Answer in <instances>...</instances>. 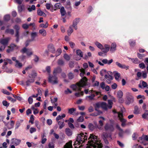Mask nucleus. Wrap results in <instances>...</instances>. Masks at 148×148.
Masks as SVG:
<instances>
[{
	"label": "nucleus",
	"instance_id": "1",
	"mask_svg": "<svg viewBox=\"0 0 148 148\" xmlns=\"http://www.w3.org/2000/svg\"><path fill=\"white\" fill-rule=\"evenodd\" d=\"M88 143L86 148H101L102 145L100 141L98 140L97 136L93 134H90L88 139Z\"/></svg>",
	"mask_w": 148,
	"mask_h": 148
},
{
	"label": "nucleus",
	"instance_id": "2",
	"mask_svg": "<svg viewBox=\"0 0 148 148\" xmlns=\"http://www.w3.org/2000/svg\"><path fill=\"white\" fill-rule=\"evenodd\" d=\"M87 81V78L86 77H84L76 84L71 85V88L73 90L76 91L80 90L82 87H83L86 85Z\"/></svg>",
	"mask_w": 148,
	"mask_h": 148
},
{
	"label": "nucleus",
	"instance_id": "3",
	"mask_svg": "<svg viewBox=\"0 0 148 148\" xmlns=\"http://www.w3.org/2000/svg\"><path fill=\"white\" fill-rule=\"evenodd\" d=\"M86 134V133L84 134L83 133H81L78 134L77 137L76 141L75 142L74 145H75L78 143L82 144L85 140H87V137Z\"/></svg>",
	"mask_w": 148,
	"mask_h": 148
},
{
	"label": "nucleus",
	"instance_id": "4",
	"mask_svg": "<svg viewBox=\"0 0 148 148\" xmlns=\"http://www.w3.org/2000/svg\"><path fill=\"white\" fill-rule=\"evenodd\" d=\"M108 101V105H107L105 102H102L101 104L102 108L105 110H107L108 108L111 109L112 107L113 103L112 100H109Z\"/></svg>",
	"mask_w": 148,
	"mask_h": 148
},
{
	"label": "nucleus",
	"instance_id": "5",
	"mask_svg": "<svg viewBox=\"0 0 148 148\" xmlns=\"http://www.w3.org/2000/svg\"><path fill=\"white\" fill-rule=\"evenodd\" d=\"M48 79L49 82L52 84H56L58 83V78L56 76H51L49 75Z\"/></svg>",
	"mask_w": 148,
	"mask_h": 148
},
{
	"label": "nucleus",
	"instance_id": "6",
	"mask_svg": "<svg viewBox=\"0 0 148 148\" xmlns=\"http://www.w3.org/2000/svg\"><path fill=\"white\" fill-rule=\"evenodd\" d=\"M20 51L22 53H26L28 56H30L33 54V52L31 49H27L26 47L23 48Z\"/></svg>",
	"mask_w": 148,
	"mask_h": 148
},
{
	"label": "nucleus",
	"instance_id": "7",
	"mask_svg": "<svg viewBox=\"0 0 148 148\" xmlns=\"http://www.w3.org/2000/svg\"><path fill=\"white\" fill-rule=\"evenodd\" d=\"M8 49L6 51L7 53H9L14 50L18 49L19 47L14 44H11L10 46H8Z\"/></svg>",
	"mask_w": 148,
	"mask_h": 148
},
{
	"label": "nucleus",
	"instance_id": "8",
	"mask_svg": "<svg viewBox=\"0 0 148 148\" xmlns=\"http://www.w3.org/2000/svg\"><path fill=\"white\" fill-rule=\"evenodd\" d=\"M99 118L100 120L99 121V126L97 127V128L100 130H102L103 125V122L105 120V119L102 116H99Z\"/></svg>",
	"mask_w": 148,
	"mask_h": 148
},
{
	"label": "nucleus",
	"instance_id": "9",
	"mask_svg": "<svg viewBox=\"0 0 148 148\" xmlns=\"http://www.w3.org/2000/svg\"><path fill=\"white\" fill-rule=\"evenodd\" d=\"M14 28L16 30L15 36L16 38V41L17 42H18L19 41V30L20 29V27L17 25H15Z\"/></svg>",
	"mask_w": 148,
	"mask_h": 148
},
{
	"label": "nucleus",
	"instance_id": "10",
	"mask_svg": "<svg viewBox=\"0 0 148 148\" xmlns=\"http://www.w3.org/2000/svg\"><path fill=\"white\" fill-rule=\"evenodd\" d=\"M118 116L120 121L122 122L121 126L124 127L125 125V123L126 122V120L122 118L123 114L119 112L118 113Z\"/></svg>",
	"mask_w": 148,
	"mask_h": 148
},
{
	"label": "nucleus",
	"instance_id": "11",
	"mask_svg": "<svg viewBox=\"0 0 148 148\" xmlns=\"http://www.w3.org/2000/svg\"><path fill=\"white\" fill-rule=\"evenodd\" d=\"M104 128L106 131L112 132L114 130V128L113 126L108 123H107L105 125Z\"/></svg>",
	"mask_w": 148,
	"mask_h": 148
},
{
	"label": "nucleus",
	"instance_id": "12",
	"mask_svg": "<svg viewBox=\"0 0 148 148\" xmlns=\"http://www.w3.org/2000/svg\"><path fill=\"white\" fill-rule=\"evenodd\" d=\"M137 140L141 143H143L145 140L148 141V136L143 135L141 137H139Z\"/></svg>",
	"mask_w": 148,
	"mask_h": 148
},
{
	"label": "nucleus",
	"instance_id": "13",
	"mask_svg": "<svg viewBox=\"0 0 148 148\" xmlns=\"http://www.w3.org/2000/svg\"><path fill=\"white\" fill-rule=\"evenodd\" d=\"M10 40V38H6L5 39H1L0 40V43L2 45H4L6 46L7 45Z\"/></svg>",
	"mask_w": 148,
	"mask_h": 148
},
{
	"label": "nucleus",
	"instance_id": "14",
	"mask_svg": "<svg viewBox=\"0 0 148 148\" xmlns=\"http://www.w3.org/2000/svg\"><path fill=\"white\" fill-rule=\"evenodd\" d=\"M47 48L48 51L52 53H54L56 51L54 47V45L52 44L49 45L48 46Z\"/></svg>",
	"mask_w": 148,
	"mask_h": 148
},
{
	"label": "nucleus",
	"instance_id": "15",
	"mask_svg": "<svg viewBox=\"0 0 148 148\" xmlns=\"http://www.w3.org/2000/svg\"><path fill=\"white\" fill-rule=\"evenodd\" d=\"M116 64L121 69H125L126 70H127L129 69V66H126L124 64H121L118 62H116Z\"/></svg>",
	"mask_w": 148,
	"mask_h": 148
},
{
	"label": "nucleus",
	"instance_id": "16",
	"mask_svg": "<svg viewBox=\"0 0 148 148\" xmlns=\"http://www.w3.org/2000/svg\"><path fill=\"white\" fill-rule=\"evenodd\" d=\"M21 142V140L19 139L14 138L12 140V144L16 146L18 145Z\"/></svg>",
	"mask_w": 148,
	"mask_h": 148
},
{
	"label": "nucleus",
	"instance_id": "17",
	"mask_svg": "<svg viewBox=\"0 0 148 148\" xmlns=\"http://www.w3.org/2000/svg\"><path fill=\"white\" fill-rule=\"evenodd\" d=\"M116 128L119 130V135L120 137H122L123 135L124 132L123 130L121 129L120 126L118 125H116Z\"/></svg>",
	"mask_w": 148,
	"mask_h": 148
},
{
	"label": "nucleus",
	"instance_id": "18",
	"mask_svg": "<svg viewBox=\"0 0 148 148\" xmlns=\"http://www.w3.org/2000/svg\"><path fill=\"white\" fill-rule=\"evenodd\" d=\"M76 53L77 55L79 57V58H77L76 60H80L81 58L83 57V54L82 51L80 50L77 49L76 51Z\"/></svg>",
	"mask_w": 148,
	"mask_h": 148
},
{
	"label": "nucleus",
	"instance_id": "19",
	"mask_svg": "<svg viewBox=\"0 0 148 148\" xmlns=\"http://www.w3.org/2000/svg\"><path fill=\"white\" fill-rule=\"evenodd\" d=\"M141 109L139 108L137 106H135L134 107V113L136 114H139L141 113Z\"/></svg>",
	"mask_w": 148,
	"mask_h": 148
},
{
	"label": "nucleus",
	"instance_id": "20",
	"mask_svg": "<svg viewBox=\"0 0 148 148\" xmlns=\"http://www.w3.org/2000/svg\"><path fill=\"white\" fill-rule=\"evenodd\" d=\"M105 78L106 80V81L108 84L110 83V81L112 79V77L110 75H105Z\"/></svg>",
	"mask_w": 148,
	"mask_h": 148
},
{
	"label": "nucleus",
	"instance_id": "21",
	"mask_svg": "<svg viewBox=\"0 0 148 148\" xmlns=\"http://www.w3.org/2000/svg\"><path fill=\"white\" fill-rule=\"evenodd\" d=\"M116 44L115 43H112L111 45L110 51L111 53L114 52L116 50Z\"/></svg>",
	"mask_w": 148,
	"mask_h": 148
},
{
	"label": "nucleus",
	"instance_id": "22",
	"mask_svg": "<svg viewBox=\"0 0 148 148\" xmlns=\"http://www.w3.org/2000/svg\"><path fill=\"white\" fill-rule=\"evenodd\" d=\"M34 81V80L33 79H28L25 82V85L27 86H29L31 83H33Z\"/></svg>",
	"mask_w": 148,
	"mask_h": 148
},
{
	"label": "nucleus",
	"instance_id": "23",
	"mask_svg": "<svg viewBox=\"0 0 148 148\" xmlns=\"http://www.w3.org/2000/svg\"><path fill=\"white\" fill-rule=\"evenodd\" d=\"M22 64L19 61H16V62L15 63V66L18 68H21L23 66Z\"/></svg>",
	"mask_w": 148,
	"mask_h": 148
},
{
	"label": "nucleus",
	"instance_id": "24",
	"mask_svg": "<svg viewBox=\"0 0 148 148\" xmlns=\"http://www.w3.org/2000/svg\"><path fill=\"white\" fill-rule=\"evenodd\" d=\"M95 96V95L94 94H92L90 96H86L85 99L88 101H91L94 99Z\"/></svg>",
	"mask_w": 148,
	"mask_h": 148
},
{
	"label": "nucleus",
	"instance_id": "25",
	"mask_svg": "<svg viewBox=\"0 0 148 148\" xmlns=\"http://www.w3.org/2000/svg\"><path fill=\"white\" fill-rule=\"evenodd\" d=\"M142 118L146 120H148V110H145L144 113L142 115Z\"/></svg>",
	"mask_w": 148,
	"mask_h": 148
},
{
	"label": "nucleus",
	"instance_id": "26",
	"mask_svg": "<svg viewBox=\"0 0 148 148\" xmlns=\"http://www.w3.org/2000/svg\"><path fill=\"white\" fill-rule=\"evenodd\" d=\"M127 95H128L127 96V99L130 101V102L133 101H134V98L131 95L130 93L128 92L127 93Z\"/></svg>",
	"mask_w": 148,
	"mask_h": 148
},
{
	"label": "nucleus",
	"instance_id": "27",
	"mask_svg": "<svg viewBox=\"0 0 148 148\" xmlns=\"http://www.w3.org/2000/svg\"><path fill=\"white\" fill-rule=\"evenodd\" d=\"M31 39L32 41L35 40V38L37 36V33L35 32H32L31 34Z\"/></svg>",
	"mask_w": 148,
	"mask_h": 148
},
{
	"label": "nucleus",
	"instance_id": "28",
	"mask_svg": "<svg viewBox=\"0 0 148 148\" xmlns=\"http://www.w3.org/2000/svg\"><path fill=\"white\" fill-rule=\"evenodd\" d=\"M105 48L103 47V49H102V51L104 53L107 52L110 49V46L107 44H105L104 45Z\"/></svg>",
	"mask_w": 148,
	"mask_h": 148
},
{
	"label": "nucleus",
	"instance_id": "29",
	"mask_svg": "<svg viewBox=\"0 0 148 148\" xmlns=\"http://www.w3.org/2000/svg\"><path fill=\"white\" fill-rule=\"evenodd\" d=\"M39 33L43 36H45L47 35L46 30L43 29L40 30H39Z\"/></svg>",
	"mask_w": 148,
	"mask_h": 148
},
{
	"label": "nucleus",
	"instance_id": "30",
	"mask_svg": "<svg viewBox=\"0 0 148 148\" xmlns=\"http://www.w3.org/2000/svg\"><path fill=\"white\" fill-rule=\"evenodd\" d=\"M84 91L86 94H94V92H95V91L93 90H89V89H85L84 90Z\"/></svg>",
	"mask_w": 148,
	"mask_h": 148
},
{
	"label": "nucleus",
	"instance_id": "31",
	"mask_svg": "<svg viewBox=\"0 0 148 148\" xmlns=\"http://www.w3.org/2000/svg\"><path fill=\"white\" fill-rule=\"evenodd\" d=\"M27 9L29 12H31L32 11L34 10H36V7L34 5H32L31 6L29 5L27 8Z\"/></svg>",
	"mask_w": 148,
	"mask_h": 148
},
{
	"label": "nucleus",
	"instance_id": "32",
	"mask_svg": "<svg viewBox=\"0 0 148 148\" xmlns=\"http://www.w3.org/2000/svg\"><path fill=\"white\" fill-rule=\"evenodd\" d=\"M97 112H94L92 114H90V116H97L98 115H99L101 114L102 112L100 111V110H97Z\"/></svg>",
	"mask_w": 148,
	"mask_h": 148
},
{
	"label": "nucleus",
	"instance_id": "33",
	"mask_svg": "<svg viewBox=\"0 0 148 148\" xmlns=\"http://www.w3.org/2000/svg\"><path fill=\"white\" fill-rule=\"evenodd\" d=\"M65 132L66 134L68 136H71L72 134V131L69 128H67L65 129Z\"/></svg>",
	"mask_w": 148,
	"mask_h": 148
},
{
	"label": "nucleus",
	"instance_id": "34",
	"mask_svg": "<svg viewBox=\"0 0 148 148\" xmlns=\"http://www.w3.org/2000/svg\"><path fill=\"white\" fill-rule=\"evenodd\" d=\"M58 123L59 125V128L60 129H62L64 126V124L63 121H58Z\"/></svg>",
	"mask_w": 148,
	"mask_h": 148
},
{
	"label": "nucleus",
	"instance_id": "35",
	"mask_svg": "<svg viewBox=\"0 0 148 148\" xmlns=\"http://www.w3.org/2000/svg\"><path fill=\"white\" fill-rule=\"evenodd\" d=\"M95 44L101 50H102L103 49V46L101 43L97 42H95Z\"/></svg>",
	"mask_w": 148,
	"mask_h": 148
},
{
	"label": "nucleus",
	"instance_id": "36",
	"mask_svg": "<svg viewBox=\"0 0 148 148\" xmlns=\"http://www.w3.org/2000/svg\"><path fill=\"white\" fill-rule=\"evenodd\" d=\"M60 12L62 16H63L65 15L66 12L64 7H62L61 8Z\"/></svg>",
	"mask_w": 148,
	"mask_h": 148
},
{
	"label": "nucleus",
	"instance_id": "37",
	"mask_svg": "<svg viewBox=\"0 0 148 148\" xmlns=\"http://www.w3.org/2000/svg\"><path fill=\"white\" fill-rule=\"evenodd\" d=\"M109 136L111 138L110 135L109 136V134L106 132H103L102 135V138H107Z\"/></svg>",
	"mask_w": 148,
	"mask_h": 148
},
{
	"label": "nucleus",
	"instance_id": "38",
	"mask_svg": "<svg viewBox=\"0 0 148 148\" xmlns=\"http://www.w3.org/2000/svg\"><path fill=\"white\" fill-rule=\"evenodd\" d=\"M76 110V109L74 108H69L68 109V113L70 114H72Z\"/></svg>",
	"mask_w": 148,
	"mask_h": 148
},
{
	"label": "nucleus",
	"instance_id": "39",
	"mask_svg": "<svg viewBox=\"0 0 148 148\" xmlns=\"http://www.w3.org/2000/svg\"><path fill=\"white\" fill-rule=\"evenodd\" d=\"M61 6L62 5L60 3H56L54 5L55 9L54 10H56L58 9H59Z\"/></svg>",
	"mask_w": 148,
	"mask_h": 148
},
{
	"label": "nucleus",
	"instance_id": "40",
	"mask_svg": "<svg viewBox=\"0 0 148 148\" xmlns=\"http://www.w3.org/2000/svg\"><path fill=\"white\" fill-rule=\"evenodd\" d=\"M66 116L65 114H63L61 116L60 115L58 116L56 118V120L57 121L62 119V118H64Z\"/></svg>",
	"mask_w": 148,
	"mask_h": 148
},
{
	"label": "nucleus",
	"instance_id": "41",
	"mask_svg": "<svg viewBox=\"0 0 148 148\" xmlns=\"http://www.w3.org/2000/svg\"><path fill=\"white\" fill-rule=\"evenodd\" d=\"M61 71V69L60 68H58L54 69L53 72V73L54 75L56 74L57 73L60 72Z\"/></svg>",
	"mask_w": 148,
	"mask_h": 148
},
{
	"label": "nucleus",
	"instance_id": "42",
	"mask_svg": "<svg viewBox=\"0 0 148 148\" xmlns=\"http://www.w3.org/2000/svg\"><path fill=\"white\" fill-rule=\"evenodd\" d=\"M73 30L71 26L69 27V28L67 31V33L69 36H70L71 33L73 32Z\"/></svg>",
	"mask_w": 148,
	"mask_h": 148
},
{
	"label": "nucleus",
	"instance_id": "43",
	"mask_svg": "<svg viewBox=\"0 0 148 148\" xmlns=\"http://www.w3.org/2000/svg\"><path fill=\"white\" fill-rule=\"evenodd\" d=\"M48 25V22L47 21L45 24L42 23L40 25V27L41 28H46L47 27Z\"/></svg>",
	"mask_w": 148,
	"mask_h": 148
},
{
	"label": "nucleus",
	"instance_id": "44",
	"mask_svg": "<svg viewBox=\"0 0 148 148\" xmlns=\"http://www.w3.org/2000/svg\"><path fill=\"white\" fill-rule=\"evenodd\" d=\"M62 52V50L60 48H58L56 52L55 56H58L60 55L61 53Z\"/></svg>",
	"mask_w": 148,
	"mask_h": 148
},
{
	"label": "nucleus",
	"instance_id": "45",
	"mask_svg": "<svg viewBox=\"0 0 148 148\" xmlns=\"http://www.w3.org/2000/svg\"><path fill=\"white\" fill-rule=\"evenodd\" d=\"M31 109L33 110V113L34 114H38L39 112V111L37 108H35L34 106H32Z\"/></svg>",
	"mask_w": 148,
	"mask_h": 148
},
{
	"label": "nucleus",
	"instance_id": "46",
	"mask_svg": "<svg viewBox=\"0 0 148 148\" xmlns=\"http://www.w3.org/2000/svg\"><path fill=\"white\" fill-rule=\"evenodd\" d=\"M117 94L118 97L119 98H121L122 97L123 93L121 90H119L117 93Z\"/></svg>",
	"mask_w": 148,
	"mask_h": 148
},
{
	"label": "nucleus",
	"instance_id": "47",
	"mask_svg": "<svg viewBox=\"0 0 148 148\" xmlns=\"http://www.w3.org/2000/svg\"><path fill=\"white\" fill-rule=\"evenodd\" d=\"M14 121L12 120L11 121L8 127L9 129L12 128L14 126Z\"/></svg>",
	"mask_w": 148,
	"mask_h": 148
},
{
	"label": "nucleus",
	"instance_id": "48",
	"mask_svg": "<svg viewBox=\"0 0 148 148\" xmlns=\"http://www.w3.org/2000/svg\"><path fill=\"white\" fill-rule=\"evenodd\" d=\"M138 134L136 133H134L132 135V138L134 140H136L138 137Z\"/></svg>",
	"mask_w": 148,
	"mask_h": 148
},
{
	"label": "nucleus",
	"instance_id": "49",
	"mask_svg": "<svg viewBox=\"0 0 148 148\" xmlns=\"http://www.w3.org/2000/svg\"><path fill=\"white\" fill-rule=\"evenodd\" d=\"M88 128L91 130H93L95 128V127L92 124L90 123L88 125Z\"/></svg>",
	"mask_w": 148,
	"mask_h": 148
},
{
	"label": "nucleus",
	"instance_id": "50",
	"mask_svg": "<svg viewBox=\"0 0 148 148\" xmlns=\"http://www.w3.org/2000/svg\"><path fill=\"white\" fill-rule=\"evenodd\" d=\"M5 32L7 33L10 34L12 35L13 34H14V31L13 29H7L5 31Z\"/></svg>",
	"mask_w": 148,
	"mask_h": 148
},
{
	"label": "nucleus",
	"instance_id": "51",
	"mask_svg": "<svg viewBox=\"0 0 148 148\" xmlns=\"http://www.w3.org/2000/svg\"><path fill=\"white\" fill-rule=\"evenodd\" d=\"M79 71L81 72L80 74V75L81 77H83L84 75L85 74V71L84 69L82 68L81 69H79Z\"/></svg>",
	"mask_w": 148,
	"mask_h": 148
},
{
	"label": "nucleus",
	"instance_id": "52",
	"mask_svg": "<svg viewBox=\"0 0 148 148\" xmlns=\"http://www.w3.org/2000/svg\"><path fill=\"white\" fill-rule=\"evenodd\" d=\"M64 58L67 61H69L70 59V57L68 54H65L63 56Z\"/></svg>",
	"mask_w": 148,
	"mask_h": 148
},
{
	"label": "nucleus",
	"instance_id": "53",
	"mask_svg": "<svg viewBox=\"0 0 148 148\" xmlns=\"http://www.w3.org/2000/svg\"><path fill=\"white\" fill-rule=\"evenodd\" d=\"M129 42L130 45L131 47H133L136 44V42L135 41H133L132 40H129Z\"/></svg>",
	"mask_w": 148,
	"mask_h": 148
},
{
	"label": "nucleus",
	"instance_id": "54",
	"mask_svg": "<svg viewBox=\"0 0 148 148\" xmlns=\"http://www.w3.org/2000/svg\"><path fill=\"white\" fill-rule=\"evenodd\" d=\"M37 12L38 15L40 16H42L43 14L45 15V14L42 12L40 9H39L37 10Z\"/></svg>",
	"mask_w": 148,
	"mask_h": 148
},
{
	"label": "nucleus",
	"instance_id": "55",
	"mask_svg": "<svg viewBox=\"0 0 148 148\" xmlns=\"http://www.w3.org/2000/svg\"><path fill=\"white\" fill-rule=\"evenodd\" d=\"M120 74L118 73L117 72H115L114 74V77L116 80H118L120 77Z\"/></svg>",
	"mask_w": 148,
	"mask_h": 148
},
{
	"label": "nucleus",
	"instance_id": "56",
	"mask_svg": "<svg viewBox=\"0 0 148 148\" xmlns=\"http://www.w3.org/2000/svg\"><path fill=\"white\" fill-rule=\"evenodd\" d=\"M106 71L105 70H102L100 71V74L102 76H103L104 75H106Z\"/></svg>",
	"mask_w": 148,
	"mask_h": 148
},
{
	"label": "nucleus",
	"instance_id": "57",
	"mask_svg": "<svg viewBox=\"0 0 148 148\" xmlns=\"http://www.w3.org/2000/svg\"><path fill=\"white\" fill-rule=\"evenodd\" d=\"M68 77L69 79H73L74 77V75L73 73L71 72L69 73L68 74Z\"/></svg>",
	"mask_w": 148,
	"mask_h": 148
},
{
	"label": "nucleus",
	"instance_id": "58",
	"mask_svg": "<svg viewBox=\"0 0 148 148\" xmlns=\"http://www.w3.org/2000/svg\"><path fill=\"white\" fill-rule=\"evenodd\" d=\"M92 85L93 86H98L99 85V82L96 81L92 82Z\"/></svg>",
	"mask_w": 148,
	"mask_h": 148
},
{
	"label": "nucleus",
	"instance_id": "59",
	"mask_svg": "<svg viewBox=\"0 0 148 148\" xmlns=\"http://www.w3.org/2000/svg\"><path fill=\"white\" fill-rule=\"evenodd\" d=\"M34 116L32 115L31 116L30 119L29 121V122L31 123L32 124H33L34 123Z\"/></svg>",
	"mask_w": 148,
	"mask_h": 148
},
{
	"label": "nucleus",
	"instance_id": "60",
	"mask_svg": "<svg viewBox=\"0 0 148 148\" xmlns=\"http://www.w3.org/2000/svg\"><path fill=\"white\" fill-rule=\"evenodd\" d=\"M46 8L48 10H49L50 9L53 7L51 3H46Z\"/></svg>",
	"mask_w": 148,
	"mask_h": 148
},
{
	"label": "nucleus",
	"instance_id": "61",
	"mask_svg": "<svg viewBox=\"0 0 148 148\" xmlns=\"http://www.w3.org/2000/svg\"><path fill=\"white\" fill-rule=\"evenodd\" d=\"M69 44L71 48H74L75 47V44L74 42L71 41L69 42Z\"/></svg>",
	"mask_w": 148,
	"mask_h": 148
},
{
	"label": "nucleus",
	"instance_id": "62",
	"mask_svg": "<svg viewBox=\"0 0 148 148\" xmlns=\"http://www.w3.org/2000/svg\"><path fill=\"white\" fill-rule=\"evenodd\" d=\"M64 63V61L62 59H59L58 61V64L61 65H63Z\"/></svg>",
	"mask_w": 148,
	"mask_h": 148
},
{
	"label": "nucleus",
	"instance_id": "63",
	"mask_svg": "<svg viewBox=\"0 0 148 148\" xmlns=\"http://www.w3.org/2000/svg\"><path fill=\"white\" fill-rule=\"evenodd\" d=\"M131 61L134 63L135 64L138 63L139 62V61L137 58L131 59Z\"/></svg>",
	"mask_w": 148,
	"mask_h": 148
},
{
	"label": "nucleus",
	"instance_id": "64",
	"mask_svg": "<svg viewBox=\"0 0 148 148\" xmlns=\"http://www.w3.org/2000/svg\"><path fill=\"white\" fill-rule=\"evenodd\" d=\"M46 69L47 73L50 75L51 71L50 67L49 66H47L46 68Z\"/></svg>",
	"mask_w": 148,
	"mask_h": 148
}]
</instances>
